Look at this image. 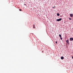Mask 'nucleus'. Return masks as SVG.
I'll return each instance as SVG.
<instances>
[{
	"mask_svg": "<svg viewBox=\"0 0 73 73\" xmlns=\"http://www.w3.org/2000/svg\"><path fill=\"white\" fill-rule=\"evenodd\" d=\"M61 20H62V18H60L59 19H57V21H61Z\"/></svg>",
	"mask_w": 73,
	"mask_h": 73,
	"instance_id": "obj_1",
	"label": "nucleus"
},
{
	"mask_svg": "<svg viewBox=\"0 0 73 73\" xmlns=\"http://www.w3.org/2000/svg\"><path fill=\"white\" fill-rule=\"evenodd\" d=\"M67 43V44H69V40H67L66 41Z\"/></svg>",
	"mask_w": 73,
	"mask_h": 73,
	"instance_id": "obj_2",
	"label": "nucleus"
},
{
	"mask_svg": "<svg viewBox=\"0 0 73 73\" xmlns=\"http://www.w3.org/2000/svg\"><path fill=\"white\" fill-rule=\"evenodd\" d=\"M70 41H73V38H70Z\"/></svg>",
	"mask_w": 73,
	"mask_h": 73,
	"instance_id": "obj_3",
	"label": "nucleus"
},
{
	"mask_svg": "<svg viewBox=\"0 0 73 73\" xmlns=\"http://www.w3.org/2000/svg\"><path fill=\"white\" fill-rule=\"evenodd\" d=\"M70 16L71 17H73V15L72 14H70Z\"/></svg>",
	"mask_w": 73,
	"mask_h": 73,
	"instance_id": "obj_4",
	"label": "nucleus"
},
{
	"mask_svg": "<svg viewBox=\"0 0 73 73\" xmlns=\"http://www.w3.org/2000/svg\"><path fill=\"white\" fill-rule=\"evenodd\" d=\"M61 59L62 60H64V57H63V56H62V57H61Z\"/></svg>",
	"mask_w": 73,
	"mask_h": 73,
	"instance_id": "obj_5",
	"label": "nucleus"
},
{
	"mask_svg": "<svg viewBox=\"0 0 73 73\" xmlns=\"http://www.w3.org/2000/svg\"><path fill=\"white\" fill-rule=\"evenodd\" d=\"M33 28H34V29H35V25H33Z\"/></svg>",
	"mask_w": 73,
	"mask_h": 73,
	"instance_id": "obj_6",
	"label": "nucleus"
},
{
	"mask_svg": "<svg viewBox=\"0 0 73 73\" xmlns=\"http://www.w3.org/2000/svg\"><path fill=\"white\" fill-rule=\"evenodd\" d=\"M59 36H60V38H61V35L59 34Z\"/></svg>",
	"mask_w": 73,
	"mask_h": 73,
	"instance_id": "obj_7",
	"label": "nucleus"
},
{
	"mask_svg": "<svg viewBox=\"0 0 73 73\" xmlns=\"http://www.w3.org/2000/svg\"><path fill=\"white\" fill-rule=\"evenodd\" d=\"M57 15L58 16H60V14L59 13H58L57 14Z\"/></svg>",
	"mask_w": 73,
	"mask_h": 73,
	"instance_id": "obj_8",
	"label": "nucleus"
},
{
	"mask_svg": "<svg viewBox=\"0 0 73 73\" xmlns=\"http://www.w3.org/2000/svg\"><path fill=\"white\" fill-rule=\"evenodd\" d=\"M19 11H21V9H19Z\"/></svg>",
	"mask_w": 73,
	"mask_h": 73,
	"instance_id": "obj_9",
	"label": "nucleus"
},
{
	"mask_svg": "<svg viewBox=\"0 0 73 73\" xmlns=\"http://www.w3.org/2000/svg\"><path fill=\"white\" fill-rule=\"evenodd\" d=\"M69 19L70 20H72V19H71V18H69Z\"/></svg>",
	"mask_w": 73,
	"mask_h": 73,
	"instance_id": "obj_10",
	"label": "nucleus"
},
{
	"mask_svg": "<svg viewBox=\"0 0 73 73\" xmlns=\"http://www.w3.org/2000/svg\"><path fill=\"white\" fill-rule=\"evenodd\" d=\"M60 39L61 40H62V38H60Z\"/></svg>",
	"mask_w": 73,
	"mask_h": 73,
	"instance_id": "obj_11",
	"label": "nucleus"
},
{
	"mask_svg": "<svg viewBox=\"0 0 73 73\" xmlns=\"http://www.w3.org/2000/svg\"><path fill=\"white\" fill-rule=\"evenodd\" d=\"M52 8H55V7H53Z\"/></svg>",
	"mask_w": 73,
	"mask_h": 73,
	"instance_id": "obj_12",
	"label": "nucleus"
},
{
	"mask_svg": "<svg viewBox=\"0 0 73 73\" xmlns=\"http://www.w3.org/2000/svg\"><path fill=\"white\" fill-rule=\"evenodd\" d=\"M56 44H57V42L56 41Z\"/></svg>",
	"mask_w": 73,
	"mask_h": 73,
	"instance_id": "obj_13",
	"label": "nucleus"
},
{
	"mask_svg": "<svg viewBox=\"0 0 73 73\" xmlns=\"http://www.w3.org/2000/svg\"><path fill=\"white\" fill-rule=\"evenodd\" d=\"M24 5H26V4H24Z\"/></svg>",
	"mask_w": 73,
	"mask_h": 73,
	"instance_id": "obj_14",
	"label": "nucleus"
},
{
	"mask_svg": "<svg viewBox=\"0 0 73 73\" xmlns=\"http://www.w3.org/2000/svg\"><path fill=\"white\" fill-rule=\"evenodd\" d=\"M42 53H43L44 51H42Z\"/></svg>",
	"mask_w": 73,
	"mask_h": 73,
	"instance_id": "obj_15",
	"label": "nucleus"
},
{
	"mask_svg": "<svg viewBox=\"0 0 73 73\" xmlns=\"http://www.w3.org/2000/svg\"><path fill=\"white\" fill-rule=\"evenodd\" d=\"M72 58H73V57H72Z\"/></svg>",
	"mask_w": 73,
	"mask_h": 73,
	"instance_id": "obj_16",
	"label": "nucleus"
}]
</instances>
